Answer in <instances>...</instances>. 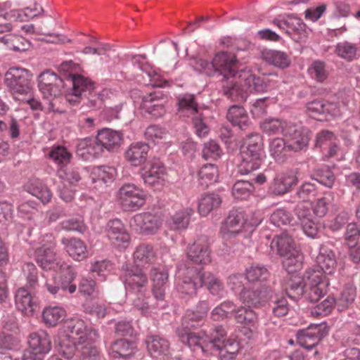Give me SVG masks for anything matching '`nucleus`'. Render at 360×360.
<instances>
[{
    "label": "nucleus",
    "instance_id": "1",
    "mask_svg": "<svg viewBox=\"0 0 360 360\" xmlns=\"http://www.w3.org/2000/svg\"><path fill=\"white\" fill-rule=\"evenodd\" d=\"M98 331L79 317L65 320L58 334V352L65 359H72L78 345L96 342Z\"/></svg>",
    "mask_w": 360,
    "mask_h": 360
},
{
    "label": "nucleus",
    "instance_id": "2",
    "mask_svg": "<svg viewBox=\"0 0 360 360\" xmlns=\"http://www.w3.org/2000/svg\"><path fill=\"white\" fill-rule=\"evenodd\" d=\"M329 283L323 280L321 271L307 269L302 278H291L285 288V293L292 300L297 302L303 295L311 302H317L327 293Z\"/></svg>",
    "mask_w": 360,
    "mask_h": 360
},
{
    "label": "nucleus",
    "instance_id": "3",
    "mask_svg": "<svg viewBox=\"0 0 360 360\" xmlns=\"http://www.w3.org/2000/svg\"><path fill=\"white\" fill-rule=\"evenodd\" d=\"M210 306L207 301H200L196 306V310H186L182 317L181 326L176 329L177 335L181 342L194 351L199 350L210 338L203 330H192L204 324Z\"/></svg>",
    "mask_w": 360,
    "mask_h": 360
},
{
    "label": "nucleus",
    "instance_id": "4",
    "mask_svg": "<svg viewBox=\"0 0 360 360\" xmlns=\"http://www.w3.org/2000/svg\"><path fill=\"white\" fill-rule=\"evenodd\" d=\"M260 128L269 136L282 134L288 141V146L295 152L307 147V130L300 124L278 118H266L260 123Z\"/></svg>",
    "mask_w": 360,
    "mask_h": 360
},
{
    "label": "nucleus",
    "instance_id": "5",
    "mask_svg": "<svg viewBox=\"0 0 360 360\" xmlns=\"http://www.w3.org/2000/svg\"><path fill=\"white\" fill-rule=\"evenodd\" d=\"M196 63L203 73L210 77L220 75L222 81L242 77L243 68L236 56L231 52L219 51L214 54L212 60L199 59Z\"/></svg>",
    "mask_w": 360,
    "mask_h": 360
},
{
    "label": "nucleus",
    "instance_id": "6",
    "mask_svg": "<svg viewBox=\"0 0 360 360\" xmlns=\"http://www.w3.org/2000/svg\"><path fill=\"white\" fill-rule=\"evenodd\" d=\"M262 221L259 212H245L240 210H231L221 227V234L226 245L237 235L245 232L251 233L255 227Z\"/></svg>",
    "mask_w": 360,
    "mask_h": 360
},
{
    "label": "nucleus",
    "instance_id": "7",
    "mask_svg": "<svg viewBox=\"0 0 360 360\" xmlns=\"http://www.w3.org/2000/svg\"><path fill=\"white\" fill-rule=\"evenodd\" d=\"M226 335L221 326H215L199 350L205 355H219L221 360L233 359L240 350L239 343L236 340H225Z\"/></svg>",
    "mask_w": 360,
    "mask_h": 360
},
{
    "label": "nucleus",
    "instance_id": "8",
    "mask_svg": "<svg viewBox=\"0 0 360 360\" xmlns=\"http://www.w3.org/2000/svg\"><path fill=\"white\" fill-rule=\"evenodd\" d=\"M240 155V174H248L260 167L266 155L262 139L259 134H254L248 136L247 146L241 150Z\"/></svg>",
    "mask_w": 360,
    "mask_h": 360
},
{
    "label": "nucleus",
    "instance_id": "9",
    "mask_svg": "<svg viewBox=\"0 0 360 360\" xmlns=\"http://www.w3.org/2000/svg\"><path fill=\"white\" fill-rule=\"evenodd\" d=\"M32 74L22 68L11 67L5 73V84L15 99L32 93Z\"/></svg>",
    "mask_w": 360,
    "mask_h": 360
},
{
    "label": "nucleus",
    "instance_id": "10",
    "mask_svg": "<svg viewBox=\"0 0 360 360\" xmlns=\"http://www.w3.org/2000/svg\"><path fill=\"white\" fill-rule=\"evenodd\" d=\"M203 274L202 270L179 268L176 278V289L181 298L193 297L198 289L202 287Z\"/></svg>",
    "mask_w": 360,
    "mask_h": 360
},
{
    "label": "nucleus",
    "instance_id": "11",
    "mask_svg": "<svg viewBox=\"0 0 360 360\" xmlns=\"http://www.w3.org/2000/svg\"><path fill=\"white\" fill-rule=\"evenodd\" d=\"M55 238L52 234H46L40 238L38 244H32L37 264L44 269H54L60 264L54 252Z\"/></svg>",
    "mask_w": 360,
    "mask_h": 360
},
{
    "label": "nucleus",
    "instance_id": "12",
    "mask_svg": "<svg viewBox=\"0 0 360 360\" xmlns=\"http://www.w3.org/2000/svg\"><path fill=\"white\" fill-rule=\"evenodd\" d=\"M146 192L134 184H124L117 194L118 202L127 210L139 209L146 203Z\"/></svg>",
    "mask_w": 360,
    "mask_h": 360
},
{
    "label": "nucleus",
    "instance_id": "13",
    "mask_svg": "<svg viewBox=\"0 0 360 360\" xmlns=\"http://www.w3.org/2000/svg\"><path fill=\"white\" fill-rule=\"evenodd\" d=\"M105 233L110 243L119 249H126L131 242V237L120 219L110 220L105 226Z\"/></svg>",
    "mask_w": 360,
    "mask_h": 360
},
{
    "label": "nucleus",
    "instance_id": "14",
    "mask_svg": "<svg viewBox=\"0 0 360 360\" xmlns=\"http://www.w3.org/2000/svg\"><path fill=\"white\" fill-rule=\"evenodd\" d=\"M295 213L306 236L311 238L320 237L324 229L323 222L314 219L310 210L302 205L297 206Z\"/></svg>",
    "mask_w": 360,
    "mask_h": 360
},
{
    "label": "nucleus",
    "instance_id": "15",
    "mask_svg": "<svg viewBox=\"0 0 360 360\" xmlns=\"http://www.w3.org/2000/svg\"><path fill=\"white\" fill-rule=\"evenodd\" d=\"M37 81L39 91L47 98L58 96L63 86V79L51 70L41 72Z\"/></svg>",
    "mask_w": 360,
    "mask_h": 360
},
{
    "label": "nucleus",
    "instance_id": "16",
    "mask_svg": "<svg viewBox=\"0 0 360 360\" xmlns=\"http://www.w3.org/2000/svg\"><path fill=\"white\" fill-rule=\"evenodd\" d=\"M141 178L146 185L150 186H162L166 181L167 172L164 164L160 160L149 162L141 173Z\"/></svg>",
    "mask_w": 360,
    "mask_h": 360
},
{
    "label": "nucleus",
    "instance_id": "17",
    "mask_svg": "<svg viewBox=\"0 0 360 360\" xmlns=\"http://www.w3.org/2000/svg\"><path fill=\"white\" fill-rule=\"evenodd\" d=\"M131 226L146 234H153L160 229L162 224L161 218L150 212H143L136 214L130 221Z\"/></svg>",
    "mask_w": 360,
    "mask_h": 360
},
{
    "label": "nucleus",
    "instance_id": "18",
    "mask_svg": "<svg viewBox=\"0 0 360 360\" xmlns=\"http://www.w3.org/2000/svg\"><path fill=\"white\" fill-rule=\"evenodd\" d=\"M30 350L34 355L44 359L51 349V342L49 334L44 330H39L30 334L28 338Z\"/></svg>",
    "mask_w": 360,
    "mask_h": 360
},
{
    "label": "nucleus",
    "instance_id": "19",
    "mask_svg": "<svg viewBox=\"0 0 360 360\" xmlns=\"http://www.w3.org/2000/svg\"><path fill=\"white\" fill-rule=\"evenodd\" d=\"M297 182V176L293 172L280 173L275 176L269 190L275 195H283L291 191Z\"/></svg>",
    "mask_w": 360,
    "mask_h": 360
},
{
    "label": "nucleus",
    "instance_id": "20",
    "mask_svg": "<svg viewBox=\"0 0 360 360\" xmlns=\"http://www.w3.org/2000/svg\"><path fill=\"white\" fill-rule=\"evenodd\" d=\"M271 289L262 286L259 289L247 288L240 293V300L248 307H261L266 305Z\"/></svg>",
    "mask_w": 360,
    "mask_h": 360
},
{
    "label": "nucleus",
    "instance_id": "21",
    "mask_svg": "<svg viewBox=\"0 0 360 360\" xmlns=\"http://www.w3.org/2000/svg\"><path fill=\"white\" fill-rule=\"evenodd\" d=\"M316 262L320 269H317V271L321 272L323 276V280L328 283L323 274L332 275L336 270L337 262L334 252L325 245H321L319 248V253L316 257ZM314 269L316 270V269Z\"/></svg>",
    "mask_w": 360,
    "mask_h": 360
},
{
    "label": "nucleus",
    "instance_id": "22",
    "mask_svg": "<svg viewBox=\"0 0 360 360\" xmlns=\"http://www.w3.org/2000/svg\"><path fill=\"white\" fill-rule=\"evenodd\" d=\"M296 336L297 342L300 347L311 350L319 344L323 336V333L321 327L316 325L300 330Z\"/></svg>",
    "mask_w": 360,
    "mask_h": 360
},
{
    "label": "nucleus",
    "instance_id": "23",
    "mask_svg": "<svg viewBox=\"0 0 360 360\" xmlns=\"http://www.w3.org/2000/svg\"><path fill=\"white\" fill-rule=\"evenodd\" d=\"M187 255L195 264L207 265L211 262V250L205 240H198L188 248Z\"/></svg>",
    "mask_w": 360,
    "mask_h": 360
},
{
    "label": "nucleus",
    "instance_id": "24",
    "mask_svg": "<svg viewBox=\"0 0 360 360\" xmlns=\"http://www.w3.org/2000/svg\"><path fill=\"white\" fill-rule=\"evenodd\" d=\"M103 151L98 138H85L79 141L77 146V154L83 160L89 161L98 158Z\"/></svg>",
    "mask_w": 360,
    "mask_h": 360
},
{
    "label": "nucleus",
    "instance_id": "25",
    "mask_svg": "<svg viewBox=\"0 0 360 360\" xmlns=\"http://www.w3.org/2000/svg\"><path fill=\"white\" fill-rule=\"evenodd\" d=\"M235 319L237 323L245 326L243 333L248 338L253 336V330L258 321L257 314L255 311L250 309V307H240L236 308Z\"/></svg>",
    "mask_w": 360,
    "mask_h": 360
},
{
    "label": "nucleus",
    "instance_id": "26",
    "mask_svg": "<svg viewBox=\"0 0 360 360\" xmlns=\"http://www.w3.org/2000/svg\"><path fill=\"white\" fill-rule=\"evenodd\" d=\"M133 259L136 266L146 268L154 263L156 259V252L153 245L141 243L136 247Z\"/></svg>",
    "mask_w": 360,
    "mask_h": 360
},
{
    "label": "nucleus",
    "instance_id": "27",
    "mask_svg": "<svg viewBox=\"0 0 360 360\" xmlns=\"http://www.w3.org/2000/svg\"><path fill=\"white\" fill-rule=\"evenodd\" d=\"M151 280L153 281V293L158 301L165 298V292L168 282V272L165 268H153L151 270Z\"/></svg>",
    "mask_w": 360,
    "mask_h": 360
},
{
    "label": "nucleus",
    "instance_id": "28",
    "mask_svg": "<svg viewBox=\"0 0 360 360\" xmlns=\"http://www.w3.org/2000/svg\"><path fill=\"white\" fill-rule=\"evenodd\" d=\"M147 284V277L142 271L132 269L126 270L124 285L127 290L142 294L146 291Z\"/></svg>",
    "mask_w": 360,
    "mask_h": 360
},
{
    "label": "nucleus",
    "instance_id": "29",
    "mask_svg": "<svg viewBox=\"0 0 360 360\" xmlns=\"http://www.w3.org/2000/svg\"><path fill=\"white\" fill-rule=\"evenodd\" d=\"M134 342L120 339L113 342L110 348V355L113 360H127L136 351Z\"/></svg>",
    "mask_w": 360,
    "mask_h": 360
},
{
    "label": "nucleus",
    "instance_id": "30",
    "mask_svg": "<svg viewBox=\"0 0 360 360\" xmlns=\"http://www.w3.org/2000/svg\"><path fill=\"white\" fill-rule=\"evenodd\" d=\"M273 22L290 36L295 33L301 34L304 31L305 25L300 18L293 14L275 19Z\"/></svg>",
    "mask_w": 360,
    "mask_h": 360
},
{
    "label": "nucleus",
    "instance_id": "31",
    "mask_svg": "<svg viewBox=\"0 0 360 360\" xmlns=\"http://www.w3.org/2000/svg\"><path fill=\"white\" fill-rule=\"evenodd\" d=\"M149 148L150 147L146 143H134L130 145L125 152V158L131 165L140 166L146 161Z\"/></svg>",
    "mask_w": 360,
    "mask_h": 360
},
{
    "label": "nucleus",
    "instance_id": "32",
    "mask_svg": "<svg viewBox=\"0 0 360 360\" xmlns=\"http://www.w3.org/2000/svg\"><path fill=\"white\" fill-rule=\"evenodd\" d=\"M25 190L40 200L43 204L49 202L52 198V193L46 184L37 178L30 179L25 185Z\"/></svg>",
    "mask_w": 360,
    "mask_h": 360
},
{
    "label": "nucleus",
    "instance_id": "33",
    "mask_svg": "<svg viewBox=\"0 0 360 360\" xmlns=\"http://www.w3.org/2000/svg\"><path fill=\"white\" fill-rule=\"evenodd\" d=\"M193 213V210L190 207L181 209L170 215L166 226L172 231L184 230L188 227Z\"/></svg>",
    "mask_w": 360,
    "mask_h": 360
},
{
    "label": "nucleus",
    "instance_id": "34",
    "mask_svg": "<svg viewBox=\"0 0 360 360\" xmlns=\"http://www.w3.org/2000/svg\"><path fill=\"white\" fill-rule=\"evenodd\" d=\"M66 252L76 261H82L88 256L87 247L82 240L76 238H63L61 240Z\"/></svg>",
    "mask_w": 360,
    "mask_h": 360
},
{
    "label": "nucleus",
    "instance_id": "35",
    "mask_svg": "<svg viewBox=\"0 0 360 360\" xmlns=\"http://www.w3.org/2000/svg\"><path fill=\"white\" fill-rule=\"evenodd\" d=\"M69 77L71 78L74 96H86L94 91V83L89 78L73 72H70Z\"/></svg>",
    "mask_w": 360,
    "mask_h": 360
},
{
    "label": "nucleus",
    "instance_id": "36",
    "mask_svg": "<svg viewBox=\"0 0 360 360\" xmlns=\"http://www.w3.org/2000/svg\"><path fill=\"white\" fill-rule=\"evenodd\" d=\"M270 246L271 250H276L281 257L298 248L293 238L286 232L276 235L273 238Z\"/></svg>",
    "mask_w": 360,
    "mask_h": 360
},
{
    "label": "nucleus",
    "instance_id": "37",
    "mask_svg": "<svg viewBox=\"0 0 360 360\" xmlns=\"http://www.w3.org/2000/svg\"><path fill=\"white\" fill-rule=\"evenodd\" d=\"M146 347L153 357L167 355L169 352V343L167 340L160 335H150L146 339Z\"/></svg>",
    "mask_w": 360,
    "mask_h": 360
},
{
    "label": "nucleus",
    "instance_id": "38",
    "mask_svg": "<svg viewBox=\"0 0 360 360\" xmlns=\"http://www.w3.org/2000/svg\"><path fill=\"white\" fill-rule=\"evenodd\" d=\"M96 137L103 149L108 150L117 148L122 140V134L120 132L108 128L99 131Z\"/></svg>",
    "mask_w": 360,
    "mask_h": 360
},
{
    "label": "nucleus",
    "instance_id": "39",
    "mask_svg": "<svg viewBox=\"0 0 360 360\" xmlns=\"http://www.w3.org/2000/svg\"><path fill=\"white\" fill-rule=\"evenodd\" d=\"M261 57L267 63L281 69L288 68L290 64L289 56L281 51L264 49L261 53Z\"/></svg>",
    "mask_w": 360,
    "mask_h": 360
},
{
    "label": "nucleus",
    "instance_id": "40",
    "mask_svg": "<svg viewBox=\"0 0 360 360\" xmlns=\"http://www.w3.org/2000/svg\"><path fill=\"white\" fill-rule=\"evenodd\" d=\"M266 304L271 310L273 315L277 317L285 316L289 311L286 299L275 293L271 289L267 297Z\"/></svg>",
    "mask_w": 360,
    "mask_h": 360
},
{
    "label": "nucleus",
    "instance_id": "41",
    "mask_svg": "<svg viewBox=\"0 0 360 360\" xmlns=\"http://www.w3.org/2000/svg\"><path fill=\"white\" fill-rule=\"evenodd\" d=\"M66 310L60 306H47L42 311V320L46 326L54 327L64 320Z\"/></svg>",
    "mask_w": 360,
    "mask_h": 360
},
{
    "label": "nucleus",
    "instance_id": "42",
    "mask_svg": "<svg viewBox=\"0 0 360 360\" xmlns=\"http://www.w3.org/2000/svg\"><path fill=\"white\" fill-rule=\"evenodd\" d=\"M16 307L23 313H31L36 306V301L32 293L25 287L19 288L15 295Z\"/></svg>",
    "mask_w": 360,
    "mask_h": 360
},
{
    "label": "nucleus",
    "instance_id": "43",
    "mask_svg": "<svg viewBox=\"0 0 360 360\" xmlns=\"http://www.w3.org/2000/svg\"><path fill=\"white\" fill-rule=\"evenodd\" d=\"M238 78L224 80L222 84L223 94L229 98L239 102L246 101L247 93L238 84Z\"/></svg>",
    "mask_w": 360,
    "mask_h": 360
},
{
    "label": "nucleus",
    "instance_id": "44",
    "mask_svg": "<svg viewBox=\"0 0 360 360\" xmlns=\"http://www.w3.org/2000/svg\"><path fill=\"white\" fill-rule=\"evenodd\" d=\"M283 257L282 264L285 270L289 274H293L302 268L304 255L299 248L292 250Z\"/></svg>",
    "mask_w": 360,
    "mask_h": 360
},
{
    "label": "nucleus",
    "instance_id": "45",
    "mask_svg": "<svg viewBox=\"0 0 360 360\" xmlns=\"http://www.w3.org/2000/svg\"><path fill=\"white\" fill-rule=\"evenodd\" d=\"M116 175V169L110 166L94 167L91 172V178L93 183L111 184Z\"/></svg>",
    "mask_w": 360,
    "mask_h": 360
},
{
    "label": "nucleus",
    "instance_id": "46",
    "mask_svg": "<svg viewBox=\"0 0 360 360\" xmlns=\"http://www.w3.org/2000/svg\"><path fill=\"white\" fill-rule=\"evenodd\" d=\"M228 120L240 129H245L250 124V120L245 110L239 105H232L227 112Z\"/></svg>",
    "mask_w": 360,
    "mask_h": 360
},
{
    "label": "nucleus",
    "instance_id": "47",
    "mask_svg": "<svg viewBox=\"0 0 360 360\" xmlns=\"http://www.w3.org/2000/svg\"><path fill=\"white\" fill-rule=\"evenodd\" d=\"M356 296V290L354 285L351 282L345 284L336 300L338 310L342 311L348 309L354 303Z\"/></svg>",
    "mask_w": 360,
    "mask_h": 360
},
{
    "label": "nucleus",
    "instance_id": "48",
    "mask_svg": "<svg viewBox=\"0 0 360 360\" xmlns=\"http://www.w3.org/2000/svg\"><path fill=\"white\" fill-rule=\"evenodd\" d=\"M202 286L205 285L212 295L221 297L225 292L222 281L211 272L202 271Z\"/></svg>",
    "mask_w": 360,
    "mask_h": 360
},
{
    "label": "nucleus",
    "instance_id": "49",
    "mask_svg": "<svg viewBox=\"0 0 360 360\" xmlns=\"http://www.w3.org/2000/svg\"><path fill=\"white\" fill-rule=\"evenodd\" d=\"M96 342L78 345L75 356L68 360H99L100 352L95 345Z\"/></svg>",
    "mask_w": 360,
    "mask_h": 360
},
{
    "label": "nucleus",
    "instance_id": "50",
    "mask_svg": "<svg viewBox=\"0 0 360 360\" xmlns=\"http://www.w3.org/2000/svg\"><path fill=\"white\" fill-rule=\"evenodd\" d=\"M199 184L207 187L217 181L219 177L218 167L213 164H205L200 167L198 173Z\"/></svg>",
    "mask_w": 360,
    "mask_h": 360
},
{
    "label": "nucleus",
    "instance_id": "51",
    "mask_svg": "<svg viewBox=\"0 0 360 360\" xmlns=\"http://www.w3.org/2000/svg\"><path fill=\"white\" fill-rule=\"evenodd\" d=\"M240 79L245 80V84L247 90L250 92H264L268 86L264 77H256L255 75L250 74L243 69L242 77Z\"/></svg>",
    "mask_w": 360,
    "mask_h": 360
},
{
    "label": "nucleus",
    "instance_id": "52",
    "mask_svg": "<svg viewBox=\"0 0 360 360\" xmlns=\"http://www.w3.org/2000/svg\"><path fill=\"white\" fill-rule=\"evenodd\" d=\"M269 153L276 161H283L288 150L295 151L288 146V141L282 138H274L269 141Z\"/></svg>",
    "mask_w": 360,
    "mask_h": 360
},
{
    "label": "nucleus",
    "instance_id": "53",
    "mask_svg": "<svg viewBox=\"0 0 360 360\" xmlns=\"http://www.w3.org/2000/svg\"><path fill=\"white\" fill-rule=\"evenodd\" d=\"M221 199L217 193H208L202 196L198 202V211L200 215L207 216L212 210L218 208Z\"/></svg>",
    "mask_w": 360,
    "mask_h": 360
},
{
    "label": "nucleus",
    "instance_id": "54",
    "mask_svg": "<svg viewBox=\"0 0 360 360\" xmlns=\"http://www.w3.org/2000/svg\"><path fill=\"white\" fill-rule=\"evenodd\" d=\"M49 157L57 165L58 169L69 165L72 154L64 146H53L49 153Z\"/></svg>",
    "mask_w": 360,
    "mask_h": 360
},
{
    "label": "nucleus",
    "instance_id": "55",
    "mask_svg": "<svg viewBox=\"0 0 360 360\" xmlns=\"http://www.w3.org/2000/svg\"><path fill=\"white\" fill-rule=\"evenodd\" d=\"M269 273L264 266L252 265L245 270V278L248 282L262 284L269 277Z\"/></svg>",
    "mask_w": 360,
    "mask_h": 360
},
{
    "label": "nucleus",
    "instance_id": "56",
    "mask_svg": "<svg viewBox=\"0 0 360 360\" xmlns=\"http://www.w3.org/2000/svg\"><path fill=\"white\" fill-rule=\"evenodd\" d=\"M179 111L182 115H193L198 112V104L193 94H184L178 98Z\"/></svg>",
    "mask_w": 360,
    "mask_h": 360
},
{
    "label": "nucleus",
    "instance_id": "57",
    "mask_svg": "<svg viewBox=\"0 0 360 360\" xmlns=\"http://www.w3.org/2000/svg\"><path fill=\"white\" fill-rule=\"evenodd\" d=\"M358 49L357 44L345 41L336 44L335 52L340 58L352 61L356 58Z\"/></svg>",
    "mask_w": 360,
    "mask_h": 360
},
{
    "label": "nucleus",
    "instance_id": "58",
    "mask_svg": "<svg viewBox=\"0 0 360 360\" xmlns=\"http://www.w3.org/2000/svg\"><path fill=\"white\" fill-rule=\"evenodd\" d=\"M144 136L146 140L155 144H160L167 139L168 131L159 125L153 124L146 128Z\"/></svg>",
    "mask_w": 360,
    "mask_h": 360
},
{
    "label": "nucleus",
    "instance_id": "59",
    "mask_svg": "<svg viewBox=\"0 0 360 360\" xmlns=\"http://www.w3.org/2000/svg\"><path fill=\"white\" fill-rule=\"evenodd\" d=\"M236 306L233 302L224 301L214 307L211 311V318L214 321H219L226 319L229 314L236 313Z\"/></svg>",
    "mask_w": 360,
    "mask_h": 360
},
{
    "label": "nucleus",
    "instance_id": "60",
    "mask_svg": "<svg viewBox=\"0 0 360 360\" xmlns=\"http://www.w3.org/2000/svg\"><path fill=\"white\" fill-rule=\"evenodd\" d=\"M254 186L248 181H238L232 187V195L240 200L247 199L253 192Z\"/></svg>",
    "mask_w": 360,
    "mask_h": 360
},
{
    "label": "nucleus",
    "instance_id": "61",
    "mask_svg": "<svg viewBox=\"0 0 360 360\" xmlns=\"http://www.w3.org/2000/svg\"><path fill=\"white\" fill-rule=\"evenodd\" d=\"M57 175L63 181V184H74L81 179L77 169L73 167L67 166L58 169Z\"/></svg>",
    "mask_w": 360,
    "mask_h": 360
},
{
    "label": "nucleus",
    "instance_id": "62",
    "mask_svg": "<svg viewBox=\"0 0 360 360\" xmlns=\"http://www.w3.org/2000/svg\"><path fill=\"white\" fill-rule=\"evenodd\" d=\"M333 201V195L332 193L328 192L324 193L323 196L317 199L313 206L314 213L319 217H324L328 211V206Z\"/></svg>",
    "mask_w": 360,
    "mask_h": 360
},
{
    "label": "nucleus",
    "instance_id": "63",
    "mask_svg": "<svg viewBox=\"0 0 360 360\" xmlns=\"http://www.w3.org/2000/svg\"><path fill=\"white\" fill-rule=\"evenodd\" d=\"M315 179L321 184L331 188L335 182V177L328 166H322L316 171Z\"/></svg>",
    "mask_w": 360,
    "mask_h": 360
},
{
    "label": "nucleus",
    "instance_id": "64",
    "mask_svg": "<svg viewBox=\"0 0 360 360\" xmlns=\"http://www.w3.org/2000/svg\"><path fill=\"white\" fill-rule=\"evenodd\" d=\"M309 72L311 77L319 82H324L328 75L326 63L321 60L314 61L309 68Z\"/></svg>",
    "mask_w": 360,
    "mask_h": 360
}]
</instances>
